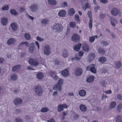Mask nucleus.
<instances>
[{
    "instance_id": "obj_59",
    "label": "nucleus",
    "mask_w": 122,
    "mask_h": 122,
    "mask_svg": "<svg viewBox=\"0 0 122 122\" xmlns=\"http://www.w3.org/2000/svg\"><path fill=\"white\" fill-rule=\"evenodd\" d=\"M84 54L83 52L82 51H79V55L80 56H82Z\"/></svg>"
},
{
    "instance_id": "obj_44",
    "label": "nucleus",
    "mask_w": 122,
    "mask_h": 122,
    "mask_svg": "<svg viewBox=\"0 0 122 122\" xmlns=\"http://www.w3.org/2000/svg\"><path fill=\"white\" fill-rule=\"evenodd\" d=\"M63 107L61 105H60L58 107V111L59 112H61L63 110Z\"/></svg>"
},
{
    "instance_id": "obj_2",
    "label": "nucleus",
    "mask_w": 122,
    "mask_h": 122,
    "mask_svg": "<svg viewBox=\"0 0 122 122\" xmlns=\"http://www.w3.org/2000/svg\"><path fill=\"white\" fill-rule=\"evenodd\" d=\"M34 90L36 94L38 96H41L42 93V91L41 87L38 86H35Z\"/></svg>"
},
{
    "instance_id": "obj_39",
    "label": "nucleus",
    "mask_w": 122,
    "mask_h": 122,
    "mask_svg": "<svg viewBox=\"0 0 122 122\" xmlns=\"http://www.w3.org/2000/svg\"><path fill=\"white\" fill-rule=\"evenodd\" d=\"M25 38L28 40H30L31 39L30 35L29 33H25Z\"/></svg>"
},
{
    "instance_id": "obj_11",
    "label": "nucleus",
    "mask_w": 122,
    "mask_h": 122,
    "mask_svg": "<svg viewBox=\"0 0 122 122\" xmlns=\"http://www.w3.org/2000/svg\"><path fill=\"white\" fill-rule=\"evenodd\" d=\"M111 13L113 15L116 16L118 14L119 11L116 8L114 7L112 10Z\"/></svg>"
},
{
    "instance_id": "obj_36",
    "label": "nucleus",
    "mask_w": 122,
    "mask_h": 122,
    "mask_svg": "<svg viewBox=\"0 0 122 122\" xmlns=\"http://www.w3.org/2000/svg\"><path fill=\"white\" fill-rule=\"evenodd\" d=\"M116 102H113L111 103L109 106V108L111 109H113L116 106Z\"/></svg>"
},
{
    "instance_id": "obj_62",
    "label": "nucleus",
    "mask_w": 122,
    "mask_h": 122,
    "mask_svg": "<svg viewBox=\"0 0 122 122\" xmlns=\"http://www.w3.org/2000/svg\"><path fill=\"white\" fill-rule=\"evenodd\" d=\"M48 122H55V120L54 119L51 118V119L47 121Z\"/></svg>"
},
{
    "instance_id": "obj_16",
    "label": "nucleus",
    "mask_w": 122,
    "mask_h": 122,
    "mask_svg": "<svg viewBox=\"0 0 122 122\" xmlns=\"http://www.w3.org/2000/svg\"><path fill=\"white\" fill-rule=\"evenodd\" d=\"M36 77L38 79L41 80L44 77V74L42 72H39L37 74Z\"/></svg>"
},
{
    "instance_id": "obj_61",
    "label": "nucleus",
    "mask_w": 122,
    "mask_h": 122,
    "mask_svg": "<svg viewBox=\"0 0 122 122\" xmlns=\"http://www.w3.org/2000/svg\"><path fill=\"white\" fill-rule=\"evenodd\" d=\"M74 59H75V60L76 61H78L80 59V58L76 56L74 58H72V60H73Z\"/></svg>"
},
{
    "instance_id": "obj_56",
    "label": "nucleus",
    "mask_w": 122,
    "mask_h": 122,
    "mask_svg": "<svg viewBox=\"0 0 122 122\" xmlns=\"http://www.w3.org/2000/svg\"><path fill=\"white\" fill-rule=\"evenodd\" d=\"M100 2L106 4L108 2V1L107 0H100Z\"/></svg>"
},
{
    "instance_id": "obj_13",
    "label": "nucleus",
    "mask_w": 122,
    "mask_h": 122,
    "mask_svg": "<svg viewBox=\"0 0 122 122\" xmlns=\"http://www.w3.org/2000/svg\"><path fill=\"white\" fill-rule=\"evenodd\" d=\"M61 86L57 83L54 86L53 89L54 90L60 91L61 90Z\"/></svg>"
},
{
    "instance_id": "obj_6",
    "label": "nucleus",
    "mask_w": 122,
    "mask_h": 122,
    "mask_svg": "<svg viewBox=\"0 0 122 122\" xmlns=\"http://www.w3.org/2000/svg\"><path fill=\"white\" fill-rule=\"evenodd\" d=\"M88 16L90 18V21L89 23V27L90 28H92V12L89 11L87 13Z\"/></svg>"
},
{
    "instance_id": "obj_27",
    "label": "nucleus",
    "mask_w": 122,
    "mask_h": 122,
    "mask_svg": "<svg viewBox=\"0 0 122 122\" xmlns=\"http://www.w3.org/2000/svg\"><path fill=\"white\" fill-rule=\"evenodd\" d=\"M86 91L84 90H80L79 92V95L81 97H84L86 94Z\"/></svg>"
},
{
    "instance_id": "obj_38",
    "label": "nucleus",
    "mask_w": 122,
    "mask_h": 122,
    "mask_svg": "<svg viewBox=\"0 0 122 122\" xmlns=\"http://www.w3.org/2000/svg\"><path fill=\"white\" fill-rule=\"evenodd\" d=\"M101 43L103 46H107L109 45V43L108 42L105 41H102Z\"/></svg>"
},
{
    "instance_id": "obj_15",
    "label": "nucleus",
    "mask_w": 122,
    "mask_h": 122,
    "mask_svg": "<svg viewBox=\"0 0 122 122\" xmlns=\"http://www.w3.org/2000/svg\"><path fill=\"white\" fill-rule=\"evenodd\" d=\"M95 78L94 76H90L87 79L86 81L89 83H91L93 81Z\"/></svg>"
},
{
    "instance_id": "obj_19",
    "label": "nucleus",
    "mask_w": 122,
    "mask_h": 122,
    "mask_svg": "<svg viewBox=\"0 0 122 122\" xmlns=\"http://www.w3.org/2000/svg\"><path fill=\"white\" fill-rule=\"evenodd\" d=\"M35 47V44L34 43H31L30 46L29 50L30 53H32Z\"/></svg>"
},
{
    "instance_id": "obj_63",
    "label": "nucleus",
    "mask_w": 122,
    "mask_h": 122,
    "mask_svg": "<svg viewBox=\"0 0 122 122\" xmlns=\"http://www.w3.org/2000/svg\"><path fill=\"white\" fill-rule=\"evenodd\" d=\"M92 65H91L88 66L86 68V69L88 70H90V69L92 67Z\"/></svg>"
},
{
    "instance_id": "obj_18",
    "label": "nucleus",
    "mask_w": 122,
    "mask_h": 122,
    "mask_svg": "<svg viewBox=\"0 0 122 122\" xmlns=\"http://www.w3.org/2000/svg\"><path fill=\"white\" fill-rule=\"evenodd\" d=\"M66 14V12L65 10H62L59 12L58 15L59 16L64 17L65 16Z\"/></svg>"
},
{
    "instance_id": "obj_23",
    "label": "nucleus",
    "mask_w": 122,
    "mask_h": 122,
    "mask_svg": "<svg viewBox=\"0 0 122 122\" xmlns=\"http://www.w3.org/2000/svg\"><path fill=\"white\" fill-rule=\"evenodd\" d=\"M8 21V19L5 17H3L1 19V23L4 26L5 25Z\"/></svg>"
},
{
    "instance_id": "obj_47",
    "label": "nucleus",
    "mask_w": 122,
    "mask_h": 122,
    "mask_svg": "<svg viewBox=\"0 0 122 122\" xmlns=\"http://www.w3.org/2000/svg\"><path fill=\"white\" fill-rule=\"evenodd\" d=\"M95 36H92L89 38V41L90 42H93L95 40Z\"/></svg>"
},
{
    "instance_id": "obj_54",
    "label": "nucleus",
    "mask_w": 122,
    "mask_h": 122,
    "mask_svg": "<svg viewBox=\"0 0 122 122\" xmlns=\"http://www.w3.org/2000/svg\"><path fill=\"white\" fill-rule=\"evenodd\" d=\"M101 85L103 87H106V83L104 81H103L101 82Z\"/></svg>"
},
{
    "instance_id": "obj_30",
    "label": "nucleus",
    "mask_w": 122,
    "mask_h": 122,
    "mask_svg": "<svg viewBox=\"0 0 122 122\" xmlns=\"http://www.w3.org/2000/svg\"><path fill=\"white\" fill-rule=\"evenodd\" d=\"M75 13V11L73 8H70L69 9L68 12V14L70 15H72Z\"/></svg>"
},
{
    "instance_id": "obj_24",
    "label": "nucleus",
    "mask_w": 122,
    "mask_h": 122,
    "mask_svg": "<svg viewBox=\"0 0 122 122\" xmlns=\"http://www.w3.org/2000/svg\"><path fill=\"white\" fill-rule=\"evenodd\" d=\"M18 76L16 74H13L10 76V79L13 81H15L17 79Z\"/></svg>"
},
{
    "instance_id": "obj_20",
    "label": "nucleus",
    "mask_w": 122,
    "mask_h": 122,
    "mask_svg": "<svg viewBox=\"0 0 122 122\" xmlns=\"http://www.w3.org/2000/svg\"><path fill=\"white\" fill-rule=\"evenodd\" d=\"M115 67L117 69L120 68L121 66L122 63L120 61H118L115 62Z\"/></svg>"
},
{
    "instance_id": "obj_41",
    "label": "nucleus",
    "mask_w": 122,
    "mask_h": 122,
    "mask_svg": "<svg viewBox=\"0 0 122 122\" xmlns=\"http://www.w3.org/2000/svg\"><path fill=\"white\" fill-rule=\"evenodd\" d=\"M49 110V108L47 107H45L42 108L41 110V112H46L48 111Z\"/></svg>"
},
{
    "instance_id": "obj_34",
    "label": "nucleus",
    "mask_w": 122,
    "mask_h": 122,
    "mask_svg": "<svg viewBox=\"0 0 122 122\" xmlns=\"http://www.w3.org/2000/svg\"><path fill=\"white\" fill-rule=\"evenodd\" d=\"M49 22V20L47 19H44L41 21L42 25H46L48 24Z\"/></svg>"
},
{
    "instance_id": "obj_12",
    "label": "nucleus",
    "mask_w": 122,
    "mask_h": 122,
    "mask_svg": "<svg viewBox=\"0 0 122 122\" xmlns=\"http://www.w3.org/2000/svg\"><path fill=\"white\" fill-rule=\"evenodd\" d=\"M11 27L12 30L14 31H16L18 29V25L16 23H12L11 25Z\"/></svg>"
},
{
    "instance_id": "obj_43",
    "label": "nucleus",
    "mask_w": 122,
    "mask_h": 122,
    "mask_svg": "<svg viewBox=\"0 0 122 122\" xmlns=\"http://www.w3.org/2000/svg\"><path fill=\"white\" fill-rule=\"evenodd\" d=\"M90 70L92 72L95 73L96 72V69L94 66H92L90 68Z\"/></svg>"
},
{
    "instance_id": "obj_35",
    "label": "nucleus",
    "mask_w": 122,
    "mask_h": 122,
    "mask_svg": "<svg viewBox=\"0 0 122 122\" xmlns=\"http://www.w3.org/2000/svg\"><path fill=\"white\" fill-rule=\"evenodd\" d=\"M98 51L99 53L102 55L104 54L105 53V51L101 48H98Z\"/></svg>"
},
{
    "instance_id": "obj_8",
    "label": "nucleus",
    "mask_w": 122,
    "mask_h": 122,
    "mask_svg": "<svg viewBox=\"0 0 122 122\" xmlns=\"http://www.w3.org/2000/svg\"><path fill=\"white\" fill-rule=\"evenodd\" d=\"M30 10L32 12H36L38 9V6L35 4L32 5L30 7Z\"/></svg>"
},
{
    "instance_id": "obj_33",
    "label": "nucleus",
    "mask_w": 122,
    "mask_h": 122,
    "mask_svg": "<svg viewBox=\"0 0 122 122\" xmlns=\"http://www.w3.org/2000/svg\"><path fill=\"white\" fill-rule=\"evenodd\" d=\"M83 9L84 10H86L87 8L90 9L91 8L90 5L89 4L88 2L84 4L83 6H82Z\"/></svg>"
},
{
    "instance_id": "obj_57",
    "label": "nucleus",
    "mask_w": 122,
    "mask_h": 122,
    "mask_svg": "<svg viewBox=\"0 0 122 122\" xmlns=\"http://www.w3.org/2000/svg\"><path fill=\"white\" fill-rule=\"evenodd\" d=\"M117 98L120 100H122V95L121 94H119L117 95Z\"/></svg>"
},
{
    "instance_id": "obj_40",
    "label": "nucleus",
    "mask_w": 122,
    "mask_h": 122,
    "mask_svg": "<svg viewBox=\"0 0 122 122\" xmlns=\"http://www.w3.org/2000/svg\"><path fill=\"white\" fill-rule=\"evenodd\" d=\"M83 49L86 52H88L89 50V48L88 46L86 45H85L83 47Z\"/></svg>"
},
{
    "instance_id": "obj_55",
    "label": "nucleus",
    "mask_w": 122,
    "mask_h": 122,
    "mask_svg": "<svg viewBox=\"0 0 122 122\" xmlns=\"http://www.w3.org/2000/svg\"><path fill=\"white\" fill-rule=\"evenodd\" d=\"M97 110L98 112H100L102 110V108L100 107H97Z\"/></svg>"
},
{
    "instance_id": "obj_26",
    "label": "nucleus",
    "mask_w": 122,
    "mask_h": 122,
    "mask_svg": "<svg viewBox=\"0 0 122 122\" xmlns=\"http://www.w3.org/2000/svg\"><path fill=\"white\" fill-rule=\"evenodd\" d=\"M95 54L94 53H90L88 56V57L90 60H92L95 58Z\"/></svg>"
},
{
    "instance_id": "obj_64",
    "label": "nucleus",
    "mask_w": 122,
    "mask_h": 122,
    "mask_svg": "<svg viewBox=\"0 0 122 122\" xmlns=\"http://www.w3.org/2000/svg\"><path fill=\"white\" fill-rule=\"evenodd\" d=\"M105 92L107 94H109L111 93L112 91L111 90H108L107 91H106Z\"/></svg>"
},
{
    "instance_id": "obj_25",
    "label": "nucleus",
    "mask_w": 122,
    "mask_h": 122,
    "mask_svg": "<svg viewBox=\"0 0 122 122\" xmlns=\"http://www.w3.org/2000/svg\"><path fill=\"white\" fill-rule=\"evenodd\" d=\"M15 40L14 38H10L7 41V43L9 45H11L15 42Z\"/></svg>"
},
{
    "instance_id": "obj_50",
    "label": "nucleus",
    "mask_w": 122,
    "mask_h": 122,
    "mask_svg": "<svg viewBox=\"0 0 122 122\" xmlns=\"http://www.w3.org/2000/svg\"><path fill=\"white\" fill-rule=\"evenodd\" d=\"M63 80L61 79L59 80L58 83H57L59 84L62 86L63 84Z\"/></svg>"
},
{
    "instance_id": "obj_32",
    "label": "nucleus",
    "mask_w": 122,
    "mask_h": 122,
    "mask_svg": "<svg viewBox=\"0 0 122 122\" xmlns=\"http://www.w3.org/2000/svg\"><path fill=\"white\" fill-rule=\"evenodd\" d=\"M48 1L50 4L53 5H56L57 2L55 0H48Z\"/></svg>"
},
{
    "instance_id": "obj_46",
    "label": "nucleus",
    "mask_w": 122,
    "mask_h": 122,
    "mask_svg": "<svg viewBox=\"0 0 122 122\" xmlns=\"http://www.w3.org/2000/svg\"><path fill=\"white\" fill-rule=\"evenodd\" d=\"M70 26L71 27L74 28L76 25V24L74 22H71L70 24Z\"/></svg>"
},
{
    "instance_id": "obj_45",
    "label": "nucleus",
    "mask_w": 122,
    "mask_h": 122,
    "mask_svg": "<svg viewBox=\"0 0 122 122\" xmlns=\"http://www.w3.org/2000/svg\"><path fill=\"white\" fill-rule=\"evenodd\" d=\"M9 9V8L8 5H7L4 6L2 8V10H7Z\"/></svg>"
},
{
    "instance_id": "obj_49",
    "label": "nucleus",
    "mask_w": 122,
    "mask_h": 122,
    "mask_svg": "<svg viewBox=\"0 0 122 122\" xmlns=\"http://www.w3.org/2000/svg\"><path fill=\"white\" fill-rule=\"evenodd\" d=\"M36 39L38 41H39L40 42H41L44 41V39L41 37L37 36L36 37Z\"/></svg>"
},
{
    "instance_id": "obj_53",
    "label": "nucleus",
    "mask_w": 122,
    "mask_h": 122,
    "mask_svg": "<svg viewBox=\"0 0 122 122\" xmlns=\"http://www.w3.org/2000/svg\"><path fill=\"white\" fill-rule=\"evenodd\" d=\"M15 121L16 122H23V120L20 118L16 119Z\"/></svg>"
},
{
    "instance_id": "obj_21",
    "label": "nucleus",
    "mask_w": 122,
    "mask_h": 122,
    "mask_svg": "<svg viewBox=\"0 0 122 122\" xmlns=\"http://www.w3.org/2000/svg\"><path fill=\"white\" fill-rule=\"evenodd\" d=\"M21 66L20 65H18L14 66L12 68V71L13 72L16 71L18 69H20Z\"/></svg>"
},
{
    "instance_id": "obj_1",
    "label": "nucleus",
    "mask_w": 122,
    "mask_h": 122,
    "mask_svg": "<svg viewBox=\"0 0 122 122\" xmlns=\"http://www.w3.org/2000/svg\"><path fill=\"white\" fill-rule=\"evenodd\" d=\"M53 30L56 32H60L62 31L63 27L62 25L60 23H55L52 27Z\"/></svg>"
},
{
    "instance_id": "obj_58",
    "label": "nucleus",
    "mask_w": 122,
    "mask_h": 122,
    "mask_svg": "<svg viewBox=\"0 0 122 122\" xmlns=\"http://www.w3.org/2000/svg\"><path fill=\"white\" fill-rule=\"evenodd\" d=\"M95 11L96 12H97V10H99L100 9V7L98 6H96L95 7Z\"/></svg>"
},
{
    "instance_id": "obj_5",
    "label": "nucleus",
    "mask_w": 122,
    "mask_h": 122,
    "mask_svg": "<svg viewBox=\"0 0 122 122\" xmlns=\"http://www.w3.org/2000/svg\"><path fill=\"white\" fill-rule=\"evenodd\" d=\"M83 70L80 67H77L75 71V75L77 76H81L83 73Z\"/></svg>"
},
{
    "instance_id": "obj_48",
    "label": "nucleus",
    "mask_w": 122,
    "mask_h": 122,
    "mask_svg": "<svg viewBox=\"0 0 122 122\" xmlns=\"http://www.w3.org/2000/svg\"><path fill=\"white\" fill-rule=\"evenodd\" d=\"M88 2V0H82L81 1L82 6H83L85 4L87 3Z\"/></svg>"
},
{
    "instance_id": "obj_51",
    "label": "nucleus",
    "mask_w": 122,
    "mask_h": 122,
    "mask_svg": "<svg viewBox=\"0 0 122 122\" xmlns=\"http://www.w3.org/2000/svg\"><path fill=\"white\" fill-rule=\"evenodd\" d=\"M67 3L66 2H62L61 3V7H65L67 5Z\"/></svg>"
},
{
    "instance_id": "obj_10",
    "label": "nucleus",
    "mask_w": 122,
    "mask_h": 122,
    "mask_svg": "<svg viewBox=\"0 0 122 122\" xmlns=\"http://www.w3.org/2000/svg\"><path fill=\"white\" fill-rule=\"evenodd\" d=\"M29 63L31 65L36 66L38 65L39 63L35 60L32 58H30L29 61Z\"/></svg>"
},
{
    "instance_id": "obj_4",
    "label": "nucleus",
    "mask_w": 122,
    "mask_h": 122,
    "mask_svg": "<svg viewBox=\"0 0 122 122\" xmlns=\"http://www.w3.org/2000/svg\"><path fill=\"white\" fill-rule=\"evenodd\" d=\"M80 36L78 34L75 33L73 34L72 37V41L75 42H79L80 40Z\"/></svg>"
},
{
    "instance_id": "obj_3",
    "label": "nucleus",
    "mask_w": 122,
    "mask_h": 122,
    "mask_svg": "<svg viewBox=\"0 0 122 122\" xmlns=\"http://www.w3.org/2000/svg\"><path fill=\"white\" fill-rule=\"evenodd\" d=\"M13 102L16 106H18L22 103L23 101L21 98L19 97H16L14 99Z\"/></svg>"
},
{
    "instance_id": "obj_52",
    "label": "nucleus",
    "mask_w": 122,
    "mask_h": 122,
    "mask_svg": "<svg viewBox=\"0 0 122 122\" xmlns=\"http://www.w3.org/2000/svg\"><path fill=\"white\" fill-rule=\"evenodd\" d=\"M75 18L76 19V20L78 22H79L80 21L79 15H76L75 16Z\"/></svg>"
},
{
    "instance_id": "obj_31",
    "label": "nucleus",
    "mask_w": 122,
    "mask_h": 122,
    "mask_svg": "<svg viewBox=\"0 0 122 122\" xmlns=\"http://www.w3.org/2000/svg\"><path fill=\"white\" fill-rule=\"evenodd\" d=\"M106 60V58L103 56L100 57L98 59V61L102 63L105 62Z\"/></svg>"
},
{
    "instance_id": "obj_37",
    "label": "nucleus",
    "mask_w": 122,
    "mask_h": 122,
    "mask_svg": "<svg viewBox=\"0 0 122 122\" xmlns=\"http://www.w3.org/2000/svg\"><path fill=\"white\" fill-rule=\"evenodd\" d=\"M10 12L12 15H16L18 14V13L14 9H12L10 10Z\"/></svg>"
},
{
    "instance_id": "obj_17",
    "label": "nucleus",
    "mask_w": 122,
    "mask_h": 122,
    "mask_svg": "<svg viewBox=\"0 0 122 122\" xmlns=\"http://www.w3.org/2000/svg\"><path fill=\"white\" fill-rule=\"evenodd\" d=\"M62 56L64 58H67L69 56L67 50L65 49H63L62 51Z\"/></svg>"
},
{
    "instance_id": "obj_60",
    "label": "nucleus",
    "mask_w": 122,
    "mask_h": 122,
    "mask_svg": "<svg viewBox=\"0 0 122 122\" xmlns=\"http://www.w3.org/2000/svg\"><path fill=\"white\" fill-rule=\"evenodd\" d=\"M25 8H21L20 10V12H22L25 11Z\"/></svg>"
},
{
    "instance_id": "obj_42",
    "label": "nucleus",
    "mask_w": 122,
    "mask_h": 122,
    "mask_svg": "<svg viewBox=\"0 0 122 122\" xmlns=\"http://www.w3.org/2000/svg\"><path fill=\"white\" fill-rule=\"evenodd\" d=\"M122 104H119L118 105L117 108V110L119 112H120L122 110Z\"/></svg>"
},
{
    "instance_id": "obj_7",
    "label": "nucleus",
    "mask_w": 122,
    "mask_h": 122,
    "mask_svg": "<svg viewBox=\"0 0 122 122\" xmlns=\"http://www.w3.org/2000/svg\"><path fill=\"white\" fill-rule=\"evenodd\" d=\"M50 76L55 80H57L58 78V76L57 75V73L54 71H51L49 73Z\"/></svg>"
},
{
    "instance_id": "obj_14",
    "label": "nucleus",
    "mask_w": 122,
    "mask_h": 122,
    "mask_svg": "<svg viewBox=\"0 0 122 122\" xmlns=\"http://www.w3.org/2000/svg\"><path fill=\"white\" fill-rule=\"evenodd\" d=\"M61 74L63 77H67L69 75V71L67 69H65L61 71Z\"/></svg>"
},
{
    "instance_id": "obj_28",
    "label": "nucleus",
    "mask_w": 122,
    "mask_h": 122,
    "mask_svg": "<svg viewBox=\"0 0 122 122\" xmlns=\"http://www.w3.org/2000/svg\"><path fill=\"white\" fill-rule=\"evenodd\" d=\"M79 108L80 109L82 112H85L87 110V109L85 106L82 104L80 105Z\"/></svg>"
},
{
    "instance_id": "obj_22",
    "label": "nucleus",
    "mask_w": 122,
    "mask_h": 122,
    "mask_svg": "<svg viewBox=\"0 0 122 122\" xmlns=\"http://www.w3.org/2000/svg\"><path fill=\"white\" fill-rule=\"evenodd\" d=\"M81 45V44L80 43L75 45L73 46L74 50L76 51H78L80 50Z\"/></svg>"
},
{
    "instance_id": "obj_29",
    "label": "nucleus",
    "mask_w": 122,
    "mask_h": 122,
    "mask_svg": "<svg viewBox=\"0 0 122 122\" xmlns=\"http://www.w3.org/2000/svg\"><path fill=\"white\" fill-rule=\"evenodd\" d=\"M115 120L116 122H122L121 116L119 115H117L115 118Z\"/></svg>"
},
{
    "instance_id": "obj_9",
    "label": "nucleus",
    "mask_w": 122,
    "mask_h": 122,
    "mask_svg": "<svg viewBox=\"0 0 122 122\" xmlns=\"http://www.w3.org/2000/svg\"><path fill=\"white\" fill-rule=\"evenodd\" d=\"M44 52L45 54L47 55H49L51 53L50 46L48 45H46L44 48Z\"/></svg>"
}]
</instances>
